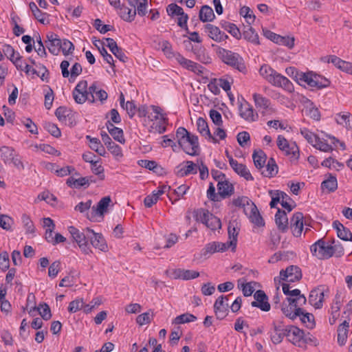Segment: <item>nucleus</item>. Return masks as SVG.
Returning <instances> with one entry per match:
<instances>
[{
	"mask_svg": "<svg viewBox=\"0 0 352 352\" xmlns=\"http://www.w3.org/2000/svg\"><path fill=\"white\" fill-rule=\"evenodd\" d=\"M275 222L280 231L286 232L289 228L288 227V218L286 212L284 210L278 209L275 214Z\"/></svg>",
	"mask_w": 352,
	"mask_h": 352,
	"instance_id": "393cba45",
	"label": "nucleus"
},
{
	"mask_svg": "<svg viewBox=\"0 0 352 352\" xmlns=\"http://www.w3.org/2000/svg\"><path fill=\"white\" fill-rule=\"evenodd\" d=\"M2 53L4 56H6L11 61H13L16 56L17 52H15L14 49L10 45L5 44L2 48Z\"/></svg>",
	"mask_w": 352,
	"mask_h": 352,
	"instance_id": "0e129e2a",
	"label": "nucleus"
},
{
	"mask_svg": "<svg viewBox=\"0 0 352 352\" xmlns=\"http://www.w3.org/2000/svg\"><path fill=\"white\" fill-rule=\"evenodd\" d=\"M197 127L198 131L200 133L201 135L204 136L206 138H208V140H212V141L214 143L217 142V140L212 135L208 123L204 118H199L197 119Z\"/></svg>",
	"mask_w": 352,
	"mask_h": 352,
	"instance_id": "cd10ccee",
	"label": "nucleus"
},
{
	"mask_svg": "<svg viewBox=\"0 0 352 352\" xmlns=\"http://www.w3.org/2000/svg\"><path fill=\"white\" fill-rule=\"evenodd\" d=\"M278 195L280 197V203L283 208L286 209L288 212L292 211V207L289 204V201L292 200L291 197L283 191L278 190Z\"/></svg>",
	"mask_w": 352,
	"mask_h": 352,
	"instance_id": "603ef678",
	"label": "nucleus"
},
{
	"mask_svg": "<svg viewBox=\"0 0 352 352\" xmlns=\"http://www.w3.org/2000/svg\"><path fill=\"white\" fill-rule=\"evenodd\" d=\"M252 203L248 197L242 196L233 200L232 204L236 207H239L243 209L245 214H248V210L250 208V204Z\"/></svg>",
	"mask_w": 352,
	"mask_h": 352,
	"instance_id": "c03bdc74",
	"label": "nucleus"
},
{
	"mask_svg": "<svg viewBox=\"0 0 352 352\" xmlns=\"http://www.w3.org/2000/svg\"><path fill=\"white\" fill-rule=\"evenodd\" d=\"M232 294L227 296L221 295L215 301L214 304V311L217 319L223 320L225 318L229 312V297Z\"/></svg>",
	"mask_w": 352,
	"mask_h": 352,
	"instance_id": "39448f33",
	"label": "nucleus"
},
{
	"mask_svg": "<svg viewBox=\"0 0 352 352\" xmlns=\"http://www.w3.org/2000/svg\"><path fill=\"white\" fill-rule=\"evenodd\" d=\"M274 71L275 70L269 65H264L260 68L259 73L265 79L270 82L271 81Z\"/></svg>",
	"mask_w": 352,
	"mask_h": 352,
	"instance_id": "680f3d73",
	"label": "nucleus"
},
{
	"mask_svg": "<svg viewBox=\"0 0 352 352\" xmlns=\"http://www.w3.org/2000/svg\"><path fill=\"white\" fill-rule=\"evenodd\" d=\"M324 297V291L321 287L312 289L309 296V302L316 309H320Z\"/></svg>",
	"mask_w": 352,
	"mask_h": 352,
	"instance_id": "6ab92c4d",
	"label": "nucleus"
},
{
	"mask_svg": "<svg viewBox=\"0 0 352 352\" xmlns=\"http://www.w3.org/2000/svg\"><path fill=\"white\" fill-rule=\"evenodd\" d=\"M197 173V165L192 161H186L175 168V173L178 177H185Z\"/></svg>",
	"mask_w": 352,
	"mask_h": 352,
	"instance_id": "a211bd4d",
	"label": "nucleus"
},
{
	"mask_svg": "<svg viewBox=\"0 0 352 352\" xmlns=\"http://www.w3.org/2000/svg\"><path fill=\"white\" fill-rule=\"evenodd\" d=\"M44 129L47 131L52 135L55 138H58L60 136L61 133L58 127L54 123L52 122H45L43 124Z\"/></svg>",
	"mask_w": 352,
	"mask_h": 352,
	"instance_id": "bf43d9fd",
	"label": "nucleus"
},
{
	"mask_svg": "<svg viewBox=\"0 0 352 352\" xmlns=\"http://www.w3.org/2000/svg\"><path fill=\"white\" fill-rule=\"evenodd\" d=\"M299 78L300 80L305 82L309 86L318 89L327 87L330 85V81L328 79L309 73H301Z\"/></svg>",
	"mask_w": 352,
	"mask_h": 352,
	"instance_id": "20e7f679",
	"label": "nucleus"
},
{
	"mask_svg": "<svg viewBox=\"0 0 352 352\" xmlns=\"http://www.w3.org/2000/svg\"><path fill=\"white\" fill-rule=\"evenodd\" d=\"M278 173V166L273 158H270L264 170H261V174L267 177H272Z\"/></svg>",
	"mask_w": 352,
	"mask_h": 352,
	"instance_id": "ea45409f",
	"label": "nucleus"
},
{
	"mask_svg": "<svg viewBox=\"0 0 352 352\" xmlns=\"http://www.w3.org/2000/svg\"><path fill=\"white\" fill-rule=\"evenodd\" d=\"M185 144L181 146L184 151L190 155H197V150L199 148L198 137L189 133L184 140Z\"/></svg>",
	"mask_w": 352,
	"mask_h": 352,
	"instance_id": "4468645a",
	"label": "nucleus"
},
{
	"mask_svg": "<svg viewBox=\"0 0 352 352\" xmlns=\"http://www.w3.org/2000/svg\"><path fill=\"white\" fill-rule=\"evenodd\" d=\"M333 227L337 231L338 236L343 241H351L352 233L351 231L345 228L339 221H334L333 222Z\"/></svg>",
	"mask_w": 352,
	"mask_h": 352,
	"instance_id": "bb28decb",
	"label": "nucleus"
},
{
	"mask_svg": "<svg viewBox=\"0 0 352 352\" xmlns=\"http://www.w3.org/2000/svg\"><path fill=\"white\" fill-rule=\"evenodd\" d=\"M336 121L338 124L344 125L347 129L352 130V115L350 113L336 114Z\"/></svg>",
	"mask_w": 352,
	"mask_h": 352,
	"instance_id": "58836bf2",
	"label": "nucleus"
},
{
	"mask_svg": "<svg viewBox=\"0 0 352 352\" xmlns=\"http://www.w3.org/2000/svg\"><path fill=\"white\" fill-rule=\"evenodd\" d=\"M13 224L14 220L12 218L6 214L0 215V227L3 230H10Z\"/></svg>",
	"mask_w": 352,
	"mask_h": 352,
	"instance_id": "6e6d98bb",
	"label": "nucleus"
},
{
	"mask_svg": "<svg viewBox=\"0 0 352 352\" xmlns=\"http://www.w3.org/2000/svg\"><path fill=\"white\" fill-rule=\"evenodd\" d=\"M220 57L223 63L237 69L240 72L247 71L243 58L237 53L222 49L219 51Z\"/></svg>",
	"mask_w": 352,
	"mask_h": 352,
	"instance_id": "f03ea898",
	"label": "nucleus"
},
{
	"mask_svg": "<svg viewBox=\"0 0 352 352\" xmlns=\"http://www.w3.org/2000/svg\"><path fill=\"white\" fill-rule=\"evenodd\" d=\"M302 278V273L300 268L295 265H290L285 270L280 272V279L288 283H294Z\"/></svg>",
	"mask_w": 352,
	"mask_h": 352,
	"instance_id": "9d476101",
	"label": "nucleus"
},
{
	"mask_svg": "<svg viewBox=\"0 0 352 352\" xmlns=\"http://www.w3.org/2000/svg\"><path fill=\"white\" fill-rule=\"evenodd\" d=\"M321 188L323 190L327 189L329 192H334L338 188L336 177L330 175L328 179L322 182Z\"/></svg>",
	"mask_w": 352,
	"mask_h": 352,
	"instance_id": "a18cd8bd",
	"label": "nucleus"
},
{
	"mask_svg": "<svg viewBox=\"0 0 352 352\" xmlns=\"http://www.w3.org/2000/svg\"><path fill=\"white\" fill-rule=\"evenodd\" d=\"M166 12L171 17L183 15L184 13L183 8L175 3L169 4L166 8Z\"/></svg>",
	"mask_w": 352,
	"mask_h": 352,
	"instance_id": "5fc2aeb1",
	"label": "nucleus"
},
{
	"mask_svg": "<svg viewBox=\"0 0 352 352\" xmlns=\"http://www.w3.org/2000/svg\"><path fill=\"white\" fill-rule=\"evenodd\" d=\"M138 164L142 167L153 170L155 173H159L162 170L161 166L155 161L142 160L139 161Z\"/></svg>",
	"mask_w": 352,
	"mask_h": 352,
	"instance_id": "09e8293b",
	"label": "nucleus"
},
{
	"mask_svg": "<svg viewBox=\"0 0 352 352\" xmlns=\"http://www.w3.org/2000/svg\"><path fill=\"white\" fill-rule=\"evenodd\" d=\"M37 310L43 320H48L51 318V310L49 305L46 303L40 304L37 307Z\"/></svg>",
	"mask_w": 352,
	"mask_h": 352,
	"instance_id": "4d7b16f0",
	"label": "nucleus"
},
{
	"mask_svg": "<svg viewBox=\"0 0 352 352\" xmlns=\"http://www.w3.org/2000/svg\"><path fill=\"white\" fill-rule=\"evenodd\" d=\"M334 249L335 248L327 244L322 239H319L310 247L312 255L319 259H325L331 257L333 255Z\"/></svg>",
	"mask_w": 352,
	"mask_h": 352,
	"instance_id": "7ed1b4c3",
	"label": "nucleus"
},
{
	"mask_svg": "<svg viewBox=\"0 0 352 352\" xmlns=\"http://www.w3.org/2000/svg\"><path fill=\"white\" fill-rule=\"evenodd\" d=\"M301 306H292L289 303L283 302L280 305V308L284 315L292 320L295 319L298 315L301 314Z\"/></svg>",
	"mask_w": 352,
	"mask_h": 352,
	"instance_id": "b1692460",
	"label": "nucleus"
},
{
	"mask_svg": "<svg viewBox=\"0 0 352 352\" xmlns=\"http://www.w3.org/2000/svg\"><path fill=\"white\" fill-rule=\"evenodd\" d=\"M300 133L312 146L314 142H316L318 136L307 128L301 129Z\"/></svg>",
	"mask_w": 352,
	"mask_h": 352,
	"instance_id": "e2e57ef3",
	"label": "nucleus"
},
{
	"mask_svg": "<svg viewBox=\"0 0 352 352\" xmlns=\"http://www.w3.org/2000/svg\"><path fill=\"white\" fill-rule=\"evenodd\" d=\"M106 126L109 133L115 140L119 142L121 144H124L125 142L122 129L115 126L110 120L107 122Z\"/></svg>",
	"mask_w": 352,
	"mask_h": 352,
	"instance_id": "c85d7f7f",
	"label": "nucleus"
},
{
	"mask_svg": "<svg viewBox=\"0 0 352 352\" xmlns=\"http://www.w3.org/2000/svg\"><path fill=\"white\" fill-rule=\"evenodd\" d=\"M294 41H295V39L294 37L282 36L278 34L275 43L281 45H284V46L287 47L289 49H292L294 46Z\"/></svg>",
	"mask_w": 352,
	"mask_h": 352,
	"instance_id": "3c124183",
	"label": "nucleus"
},
{
	"mask_svg": "<svg viewBox=\"0 0 352 352\" xmlns=\"http://www.w3.org/2000/svg\"><path fill=\"white\" fill-rule=\"evenodd\" d=\"M303 219V214L300 212L294 213L291 219L290 228L295 237H298L302 234L304 226Z\"/></svg>",
	"mask_w": 352,
	"mask_h": 352,
	"instance_id": "2eb2a0df",
	"label": "nucleus"
},
{
	"mask_svg": "<svg viewBox=\"0 0 352 352\" xmlns=\"http://www.w3.org/2000/svg\"><path fill=\"white\" fill-rule=\"evenodd\" d=\"M286 331L287 326H285L281 322H273L269 331L272 342L274 344L280 343L284 337H286Z\"/></svg>",
	"mask_w": 352,
	"mask_h": 352,
	"instance_id": "0eeeda50",
	"label": "nucleus"
},
{
	"mask_svg": "<svg viewBox=\"0 0 352 352\" xmlns=\"http://www.w3.org/2000/svg\"><path fill=\"white\" fill-rule=\"evenodd\" d=\"M301 322L309 329H313L315 327L314 316L312 314L305 312V311L301 308V314L298 315Z\"/></svg>",
	"mask_w": 352,
	"mask_h": 352,
	"instance_id": "37998d69",
	"label": "nucleus"
},
{
	"mask_svg": "<svg viewBox=\"0 0 352 352\" xmlns=\"http://www.w3.org/2000/svg\"><path fill=\"white\" fill-rule=\"evenodd\" d=\"M286 338L293 344L299 347L303 346V331L293 325L287 326Z\"/></svg>",
	"mask_w": 352,
	"mask_h": 352,
	"instance_id": "6e6552de",
	"label": "nucleus"
},
{
	"mask_svg": "<svg viewBox=\"0 0 352 352\" xmlns=\"http://www.w3.org/2000/svg\"><path fill=\"white\" fill-rule=\"evenodd\" d=\"M111 202V199L109 196L102 197L96 206L92 207V211L91 213L87 214V217L91 221H94L96 216L102 217L104 214L107 211V208Z\"/></svg>",
	"mask_w": 352,
	"mask_h": 352,
	"instance_id": "1a4fd4ad",
	"label": "nucleus"
},
{
	"mask_svg": "<svg viewBox=\"0 0 352 352\" xmlns=\"http://www.w3.org/2000/svg\"><path fill=\"white\" fill-rule=\"evenodd\" d=\"M230 165L235 173L244 177L247 181L254 180L250 170L245 164H240L236 160H234L233 157H230Z\"/></svg>",
	"mask_w": 352,
	"mask_h": 352,
	"instance_id": "aec40b11",
	"label": "nucleus"
},
{
	"mask_svg": "<svg viewBox=\"0 0 352 352\" xmlns=\"http://www.w3.org/2000/svg\"><path fill=\"white\" fill-rule=\"evenodd\" d=\"M349 324L344 320L338 328V342L340 346L345 344L347 340Z\"/></svg>",
	"mask_w": 352,
	"mask_h": 352,
	"instance_id": "72a5a7b5",
	"label": "nucleus"
},
{
	"mask_svg": "<svg viewBox=\"0 0 352 352\" xmlns=\"http://www.w3.org/2000/svg\"><path fill=\"white\" fill-rule=\"evenodd\" d=\"M21 221L25 229L26 234H33L35 232V227L30 217L23 214L21 217Z\"/></svg>",
	"mask_w": 352,
	"mask_h": 352,
	"instance_id": "8fccbe9b",
	"label": "nucleus"
},
{
	"mask_svg": "<svg viewBox=\"0 0 352 352\" xmlns=\"http://www.w3.org/2000/svg\"><path fill=\"white\" fill-rule=\"evenodd\" d=\"M239 114L243 119L248 122L256 120L258 116L257 113H254L252 106L246 101L240 104Z\"/></svg>",
	"mask_w": 352,
	"mask_h": 352,
	"instance_id": "412c9836",
	"label": "nucleus"
},
{
	"mask_svg": "<svg viewBox=\"0 0 352 352\" xmlns=\"http://www.w3.org/2000/svg\"><path fill=\"white\" fill-rule=\"evenodd\" d=\"M220 25L222 28L228 31L232 36L235 37L236 38L239 39L241 37L240 30L235 24L226 21H221Z\"/></svg>",
	"mask_w": 352,
	"mask_h": 352,
	"instance_id": "a19ab883",
	"label": "nucleus"
},
{
	"mask_svg": "<svg viewBox=\"0 0 352 352\" xmlns=\"http://www.w3.org/2000/svg\"><path fill=\"white\" fill-rule=\"evenodd\" d=\"M14 156L16 154L13 148L7 146L0 147V158L5 164L10 162Z\"/></svg>",
	"mask_w": 352,
	"mask_h": 352,
	"instance_id": "79ce46f5",
	"label": "nucleus"
},
{
	"mask_svg": "<svg viewBox=\"0 0 352 352\" xmlns=\"http://www.w3.org/2000/svg\"><path fill=\"white\" fill-rule=\"evenodd\" d=\"M68 230L73 239L78 243L80 250L84 254H89L92 252L90 245L89 244L91 233L87 232L88 230H91V229L87 228L82 230V231H80L74 226H69Z\"/></svg>",
	"mask_w": 352,
	"mask_h": 352,
	"instance_id": "f257e3e1",
	"label": "nucleus"
},
{
	"mask_svg": "<svg viewBox=\"0 0 352 352\" xmlns=\"http://www.w3.org/2000/svg\"><path fill=\"white\" fill-rule=\"evenodd\" d=\"M91 177H84L78 179H74L72 177L67 179L66 184L71 188H78L80 187H88L91 182H93L90 179Z\"/></svg>",
	"mask_w": 352,
	"mask_h": 352,
	"instance_id": "c756f323",
	"label": "nucleus"
},
{
	"mask_svg": "<svg viewBox=\"0 0 352 352\" xmlns=\"http://www.w3.org/2000/svg\"><path fill=\"white\" fill-rule=\"evenodd\" d=\"M206 32L208 33V36L216 42H221L228 38V35L223 32H221L220 29L212 24H206L204 26Z\"/></svg>",
	"mask_w": 352,
	"mask_h": 352,
	"instance_id": "4be33fe9",
	"label": "nucleus"
},
{
	"mask_svg": "<svg viewBox=\"0 0 352 352\" xmlns=\"http://www.w3.org/2000/svg\"><path fill=\"white\" fill-rule=\"evenodd\" d=\"M175 278L191 280L199 276V272L190 270L175 269L173 272Z\"/></svg>",
	"mask_w": 352,
	"mask_h": 352,
	"instance_id": "a878e982",
	"label": "nucleus"
},
{
	"mask_svg": "<svg viewBox=\"0 0 352 352\" xmlns=\"http://www.w3.org/2000/svg\"><path fill=\"white\" fill-rule=\"evenodd\" d=\"M30 9L31 10L32 14L40 23L43 24L48 23L49 21L47 19L48 14L45 12H42L37 7L34 2H30L29 4Z\"/></svg>",
	"mask_w": 352,
	"mask_h": 352,
	"instance_id": "e433bc0d",
	"label": "nucleus"
},
{
	"mask_svg": "<svg viewBox=\"0 0 352 352\" xmlns=\"http://www.w3.org/2000/svg\"><path fill=\"white\" fill-rule=\"evenodd\" d=\"M212 215V214L210 213L208 210L201 209L196 212L195 218L197 221H200L206 226Z\"/></svg>",
	"mask_w": 352,
	"mask_h": 352,
	"instance_id": "864d4df0",
	"label": "nucleus"
},
{
	"mask_svg": "<svg viewBox=\"0 0 352 352\" xmlns=\"http://www.w3.org/2000/svg\"><path fill=\"white\" fill-rule=\"evenodd\" d=\"M74 99L78 104H83L86 100L90 101L87 94V81H80L72 92Z\"/></svg>",
	"mask_w": 352,
	"mask_h": 352,
	"instance_id": "9b49d317",
	"label": "nucleus"
},
{
	"mask_svg": "<svg viewBox=\"0 0 352 352\" xmlns=\"http://www.w3.org/2000/svg\"><path fill=\"white\" fill-rule=\"evenodd\" d=\"M218 193L222 198L232 195L234 192V187L227 180L219 182L217 184Z\"/></svg>",
	"mask_w": 352,
	"mask_h": 352,
	"instance_id": "7c9ffc66",
	"label": "nucleus"
},
{
	"mask_svg": "<svg viewBox=\"0 0 352 352\" xmlns=\"http://www.w3.org/2000/svg\"><path fill=\"white\" fill-rule=\"evenodd\" d=\"M252 96L256 109L263 116L275 113L276 111L268 98L256 93L254 94Z\"/></svg>",
	"mask_w": 352,
	"mask_h": 352,
	"instance_id": "423d86ee",
	"label": "nucleus"
},
{
	"mask_svg": "<svg viewBox=\"0 0 352 352\" xmlns=\"http://www.w3.org/2000/svg\"><path fill=\"white\" fill-rule=\"evenodd\" d=\"M175 58L177 63L184 68L187 69L197 74H202L204 67L199 64L188 60L182 56L180 54H175Z\"/></svg>",
	"mask_w": 352,
	"mask_h": 352,
	"instance_id": "ddd939ff",
	"label": "nucleus"
},
{
	"mask_svg": "<svg viewBox=\"0 0 352 352\" xmlns=\"http://www.w3.org/2000/svg\"><path fill=\"white\" fill-rule=\"evenodd\" d=\"M269 82L275 87H281L288 91L293 90V85L290 80L276 71H274L271 81Z\"/></svg>",
	"mask_w": 352,
	"mask_h": 352,
	"instance_id": "dca6fc26",
	"label": "nucleus"
},
{
	"mask_svg": "<svg viewBox=\"0 0 352 352\" xmlns=\"http://www.w3.org/2000/svg\"><path fill=\"white\" fill-rule=\"evenodd\" d=\"M10 267V259L8 252L3 251L0 254V268L6 271Z\"/></svg>",
	"mask_w": 352,
	"mask_h": 352,
	"instance_id": "69168bd1",
	"label": "nucleus"
},
{
	"mask_svg": "<svg viewBox=\"0 0 352 352\" xmlns=\"http://www.w3.org/2000/svg\"><path fill=\"white\" fill-rule=\"evenodd\" d=\"M282 151H283L286 155L289 156L291 160H297L299 157V149L294 142L289 143L285 149H283Z\"/></svg>",
	"mask_w": 352,
	"mask_h": 352,
	"instance_id": "49530a36",
	"label": "nucleus"
},
{
	"mask_svg": "<svg viewBox=\"0 0 352 352\" xmlns=\"http://www.w3.org/2000/svg\"><path fill=\"white\" fill-rule=\"evenodd\" d=\"M197 320V317L194 316L193 314L186 313L181 314L178 316H177L174 320L173 323L176 324H184L188 323L190 322H194Z\"/></svg>",
	"mask_w": 352,
	"mask_h": 352,
	"instance_id": "de8ad7c7",
	"label": "nucleus"
},
{
	"mask_svg": "<svg viewBox=\"0 0 352 352\" xmlns=\"http://www.w3.org/2000/svg\"><path fill=\"white\" fill-rule=\"evenodd\" d=\"M249 210L250 212L247 215H249L250 221L257 226H263V219L254 203H251Z\"/></svg>",
	"mask_w": 352,
	"mask_h": 352,
	"instance_id": "473e14b6",
	"label": "nucleus"
},
{
	"mask_svg": "<svg viewBox=\"0 0 352 352\" xmlns=\"http://www.w3.org/2000/svg\"><path fill=\"white\" fill-rule=\"evenodd\" d=\"M252 158L256 168L262 170L265 168L267 157L262 150L255 151L252 154Z\"/></svg>",
	"mask_w": 352,
	"mask_h": 352,
	"instance_id": "4c0bfd02",
	"label": "nucleus"
},
{
	"mask_svg": "<svg viewBox=\"0 0 352 352\" xmlns=\"http://www.w3.org/2000/svg\"><path fill=\"white\" fill-rule=\"evenodd\" d=\"M243 36L245 40L256 45L259 44L258 35L256 33L254 29L250 26V24L244 26Z\"/></svg>",
	"mask_w": 352,
	"mask_h": 352,
	"instance_id": "c9c22d12",
	"label": "nucleus"
},
{
	"mask_svg": "<svg viewBox=\"0 0 352 352\" xmlns=\"http://www.w3.org/2000/svg\"><path fill=\"white\" fill-rule=\"evenodd\" d=\"M313 146L324 152H329L333 150L332 146L329 144L326 140H322L318 137L316 142H314Z\"/></svg>",
	"mask_w": 352,
	"mask_h": 352,
	"instance_id": "13d9d810",
	"label": "nucleus"
},
{
	"mask_svg": "<svg viewBox=\"0 0 352 352\" xmlns=\"http://www.w3.org/2000/svg\"><path fill=\"white\" fill-rule=\"evenodd\" d=\"M48 50L54 55H58L61 48V40L60 38L48 43L47 45Z\"/></svg>",
	"mask_w": 352,
	"mask_h": 352,
	"instance_id": "338daca9",
	"label": "nucleus"
},
{
	"mask_svg": "<svg viewBox=\"0 0 352 352\" xmlns=\"http://www.w3.org/2000/svg\"><path fill=\"white\" fill-rule=\"evenodd\" d=\"M254 300L251 302L254 307H258L263 311L270 310V304L268 302V297L263 290H257L254 294Z\"/></svg>",
	"mask_w": 352,
	"mask_h": 352,
	"instance_id": "f8f14e48",
	"label": "nucleus"
},
{
	"mask_svg": "<svg viewBox=\"0 0 352 352\" xmlns=\"http://www.w3.org/2000/svg\"><path fill=\"white\" fill-rule=\"evenodd\" d=\"M286 300L292 306H302L305 305L307 299L305 296L300 294L298 289L292 290V295L287 296Z\"/></svg>",
	"mask_w": 352,
	"mask_h": 352,
	"instance_id": "5701e85b",
	"label": "nucleus"
},
{
	"mask_svg": "<svg viewBox=\"0 0 352 352\" xmlns=\"http://www.w3.org/2000/svg\"><path fill=\"white\" fill-rule=\"evenodd\" d=\"M340 307L341 304L338 300H336L331 306V317L329 318V322L331 324H333L336 322L338 317L339 316Z\"/></svg>",
	"mask_w": 352,
	"mask_h": 352,
	"instance_id": "052dcab7",
	"label": "nucleus"
},
{
	"mask_svg": "<svg viewBox=\"0 0 352 352\" xmlns=\"http://www.w3.org/2000/svg\"><path fill=\"white\" fill-rule=\"evenodd\" d=\"M199 17L202 22H211L214 19L215 15L212 8L205 5L200 9Z\"/></svg>",
	"mask_w": 352,
	"mask_h": 352,
	"instance_id": "f704fd0d",
	"label": "nucleus"
},
{
	"mask_svg": "<svg viewBox=\"0 0 352 352\" xmlns=\"http://www.w3.org/2000/svg\"><path fill=\"white\" fill-rule=\"evenodd\" d=\"M240 14L247 19L248 24L252 23L255 20V16L252 14V11L249 7L243 6L240 10Z\"/></svg>",
	"mask_w": 352,
	"mask_h": 352,
	"instance_id": "774afa93",
	"label": "nucleus"
},
{
	"mask_svg": "<svg viewBox=\"0 0 352 352\" xmlns=\"http://www.w3.org/2000/svg\"><path fill=\"white\" fill-rule=\"evenodd\" d=\"M87 232L91 233L89 241L94 248L104 252L108 251L107 244L102 234L96 233L93 230Z\"/></svg>",
	"mask_w": 352,
	"mask_h": 352,
	"instance_id": "f3484780",
	"label": "nucleus"
},
{
	"mask_svg": "<svg viewBox=\"0 0 352 352\" xmlns=\"http://www.w3.org/2000/svg\"><path fill=\"white\" fill-rule=\"evenodd\" d=\"M118 10H119L118 14L124 21L131 22L134 20L136 15V8H129L124 5H120Z\"/></svg>",
	"mask_w": 352,
	"mask_h": 352,
	"instance_id": "2f4dec72",
	"label": "nucleus"
}]
</instances>
